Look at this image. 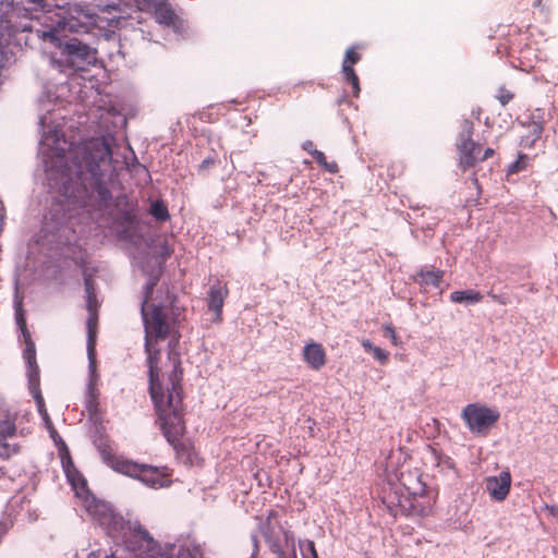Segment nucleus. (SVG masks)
<instances>
[{
    "instance_id": "nucleus-43",
    "label": "nucleus",
    "mask_w": 558,
    "mask_h": 558,
    "mask_svg": "<svg viewBox=\"0 0 558 558\" xmlns=\"http://www.w3.org/2000/svg\"><path fill=\"white\" fill-rule=\"evenodd\" d=\"M33 3L41 7L43 9L48 5V0H31Z\"/></svg>"
},
{
    "instance_id": "nucleus-26",
    "label": "nucleus",
    "mask_w": 558,
    "mask_h": 558,
    "mask_svg": "<svg viewBox=\"0 0 558 558\" xmlns=\"http://www.w3.org/2000/svg\"><path fill=\"white\" fill-rule=\"evenodd\" d=\"M527 160L529 159L526 155H519L518 159L508 166L507 175L525 170L527 168Z\"/></svg>"
},
{
    "instance_id": "nucleus-18",
    "label": "nucleus",
    "mask_w": 558,
    "mask_h": 558,
    "mask_svg": "<svg viewBox=\"0 0 558 558\" xmlns=\"http://www.w3.org/2000/svg\"><path fill=\"white\" fill-rule=\"evenodd\" d=\"M23 357L28 366L29 377H37L39 373V367L36 361V345L34 341H29L28 344H25Z\"/></svg>"
},
{
    "instance_id": "nucleus-2",
    "label": "nucleus",
    "mask_w": 558,
    "mask_h": 558,
    "mask_svg": "<svg viewBox=\"0 0 558 558\" xmlns=\"http://www.w3.org/2000/svg\"><path fill=\"white\" fill-rule=\"evenodd\" d=\"M75 174L81 181L90 180V185L104 202L111 198L107 185L112 168V148L105 136L92 137L78 144L71 151Z\"/></svg>"
},
{
    "instance_id": "nucleus-17",
    "label": "nucleus",
    "mask_w": 558,
    "mask_h": 558,
    "mask_svg": "<svg viewBox=\"0 0 558 558\" xmlns=\"http://www.w3.org/2000/svg\"><path fill=\"white\" fill-rule=\"evenodd\" d=\"M63 469L68 481L74 488H84L86 486V481L80 473V471L75 468L72 459L66 457L62 459Z\"/></svg>"
},
{
    "instance_id": "nucleus-9",
    "label": "nucleus",
    "mask_w": 558,
    "mask_h": 558,
    "mask_svg": "<svg viewBox=\"0 0 558 558\" xmlns=\"http://www.w3.org/2000/svg\"><path fill=\"white\" fill-rule=\"evenodd\" d=\"M56 20H52L51 16H48L46 14H43L41 16H36L38 21L43 20V23L47 24L48 27V29L46 31L35 29L39 37H41L43 39H50L51 41H53L54 39H57V33L59 29H74L75 23L72 19L62 16L60 14H56Z\"/></svg>"
},
{
    "instance_id": "nucleus-36",
    "label": "nucleus",
    "mask_w": 558,
    "mask_h": 558,
    "mask_svg": "<svg viewBox=\"0 0 558 558\" xmlns=\"http://www.w3.org/2000/svg\"><path fill=\"white\" fill-rule=\"evenodd\" d=\"M20 330H21L23 341L25 344H28L29 341H33L31 332L27 327H25V329H20Z\"/></svg>"
},
{
    "instance_id": "nucleus-11",
    "label": "nucleus",
    "mask_w": 558,
    "mask_h": 558,
    "mask_svg": "<svg viewBox=\"0 0 558 558\" xmlns=\"http://www.w3.org/2000/svg\"><path fill=\"white\" fill-rule=\"evenodd\" d=\"M122 205L124 207L119 209L118 222L125 229H135L138 225L137 201L123 196L119 198L118 207Z\"/></svg>"
},
{
    "instance_id": "nucleus-7",
    "label": "nucleus",
    "mask_w": 558,
    "mask_h": 558,
    "mask_svg": "<svg viewBox=\"0 0 558 558\" xmlns=\"http://www.w3.org/2000/svg\"><path fill=\"white\" fill-rule=\"evenodd\" d=\"M16 415L0 407V458L9 459L16 454L20 447L11 440L16 435Z\"/></svg>"
},
{
    "instance_id": "nucleus-27",
    "label": "nucleus",
    "mask_w": 558,
    "mask_h": 558,
    "mask_svg": "<svg viewBox=\"0 0 558 558\" xmlns=\"http://www.w3.org/2000/svg\"><path fill=\"white\" fill-rule=\"evenodd\" d=\"M495 97L501 106H507L514 98V93L505 86H500Z\"/></svg>"
},
{
    "instance_id": "nucleus-4",
    "label": "nucleus",
    "mask_w": 558,
    "mask_h": 558,
    "mask_svg": "<svg viewBox=\"0 0 558 558\" xmlns=\"http://www.w3.org/2000/svg\"><path fill=\"white\" fill-rule=\"evenodd\" d=\"M118 465L120 466L121 474L136 478L149 487L159 488L170 484V481L168 480L170 473L167 468L140 464L132 460H129V462H122Z\"/></svg>"
},
{
    "instance_id": "nucleus-1",
    "label": "nucleus",
    "mask_w": 558,
    "mask_h": 558,
    "mask_svg": "<svg viewBox=\"0 0 558 558\" xmlns=\"http://www.w3.org/2000/svg\"><path fill=\"white\" fill-rule=\"evenodd\" d=\"M159 278L151 277L144 288L141 314L145 328V350L148 354L149 393L155 404L157 424L167 441L179 451L185 433L183 404V371L178 357L172 360V369L166 378L159 379V350L153 347L165 340L174 329V320H169L166 308L150 303L154 288Z\"/></svg>"
},
{
    "instance_id": "nucleus-5",
    "label": "nucleus",
    "mask_w": 558,
    "mask_h": 558,
    "mask_svg": "<svg viewBox=\"0 0 558 558\" xmlns=\"http://www.w3.org/2000/svg\"><path fill=\"white\" fill-rule=\"evenodd\" d=\"M461 417L472 433L486 435L497 423L500 414L497 410L484 404L470 403L462 410Z\"/></svg>"
},
{
    "instance_id": "nucleus-42",
    "label": "nucleus",
    "mask_w": 558,
    "mask_h": 558,
    "mask_svg": "<svg viewBox=\"0 0 558 558\" xmlns=\"http://www.w3.org/2000/svg\"><path fill=\"white\" fill-rule=\"evenodd\" d=\"M489 295L492 296V299H493L494 301H496V302H498V303H500V304H504V305H505V304H507V301H506V300H504V299H501L500 296H498V295H496V294H492V293H489Z\"/></svg>"
},
{
    "instance_id": "nucleus-40",
    "label": "nucleus",
    "mask_w": 558,
    "mask_h": 558,
    "mask_svg": "<svg viewBox=\"0 0 558 558\" xmlns=\"http://www.w3.org/2000/svg\"><path fill=\"white\" fill-rule=\"evenodd\" d=\"M37 400H38V404H39V408H40V413L45 416V420L47 422H50L49 417H48V414H47V411L46 410H41V407L44 405L43 404V398L39 396Z\"/></svg>"
},
{
    "instance_id": "nucleus-33",
    "label": "nucleus",
    "mask_w": 558,
    "mask_h": 558,
    "mask_svg": "<svg viewBox=\"0 0 558 558\" xmlns=\"http://www.w3.org/2000/svg\"><path fill=\"white\" fill-rule=\"evenodd\" d=\"M84 286H85L86 295L96 294L95 287H94V281H93L92 278H89V277L85 278Z\"/></svg>"
},
{
    "instance_id": "nucleus-15",
    "label": "nucleus",
    "mask_w": 558,
    "mask_h": 558,
    "mask_svg": "<svg viewBox=\"0 0 558 558\" xmlns=\"http://www.w3.org/2000/svg\"><path fill=\"white\" fill-rule=\"evenodd\" d=\"M97 448L102 460L114 471L120 473V466L118 464L122 462H129L128 459L117 456L111 444L106 439H100L97 444Z\"/></svg>"
},
{
    "instance_id": "nucleus-32",
    "label": "nucleus",
    "mask_w": 558,
    "mask_h": 558,
    "mask_svg": "<svg viewBox=\"0 0 558 558\" xmlns=\"http://www.w3.org/2000/svg\"><path fill=\"white\" fill-rule=\"evenodd\" d=\"M386 335L391 339L392 343L398 344V336L395 328L391 325H386L385 327Z\"/></svg>"
},
{
    "instance_id": "nucleus-14",
    "label": "nucleus",
    "mask_w": 558,
    "mask_h": 558,
    "mask_svg": "<svg viewBox=\"0 0 558 558\" xmlns=\"http://www.w3.org/2000/svg\"><path fill=\"white\" fill-rule=\"evenodd\" d=\"M151 11L159 24L166 26L174 24L177 15L167 0H156L154 4H151Z\"/></svg>"
},
{
    "instance_id": "nucleus-38",
    "label": "nucleus",
    "mask_w": 558,
    "mask_h": 558,
    "mask_svg": "<svg viewBox=\"0 0 558 558\" xmlns=\"http://www.w3.org/2000/svg\"><path fill=\"white\" fill-rule=\"evenodd\" d=\"M303 149L306 150L307 153H310L312 155V151H314V143L312 141H306L304 144H303Z\"/></svg>"
},
{
    "instance_id": "nucleus-10",
    "label": "nucleus",
    "mask_w": 558,
    "mask_h": 558,
    "mask_svg": "<svg viewBox=\"0 0 558 558\" xmlns=\"http://www.w3.org/2000/svg\"><path fill=\"white\" fill-rule=\"evenodd\" d=\"M511 487V475L509 471H502L498 476H490L486 480V489L497 501L507 498Z\"/></svg>"
},
{
    "instance_id": "nucleus-8",
    "label": "nucleus",
    "mask_w": 558,
    "mask_h": 558,
    "mask_svg": "<svg viewBox=\"0 0 558 558\" xmlns=\"http://www.w3.org/2000/svg\"><path fill=\"white\" fill-rule=\"evenodd\" d=\"M526 133L521 136L520 145L524 148H532L544 131L543 112L536 109L526 122H522Z\"/></svg>"
},
{
    "instance_id": "nucleus-13",
    "label": "nucleus",
    "mask_w": 558,
    "mask_h": 558,
    "mask_svg": "<svg viewBox=\"0 0 558 558\" xmlns=\"http://www.w3.org/2000/svg\"><path fill=\"white\" fill-rule=\"evenodd\" d=\"M304 361L315 371L320 369L326 364V352L320 343L312 342L303 349Z\"/></svg>"
},
{
    "instance_id": "nucleus-39",
    "label": "nucleus",
    "mask_w": 558,
    "mask_h": 558,
    "mask_svg": "<svg viewBox=\"0 0 558 558\" xmlns=\"http://www.w3.org/2000/svg\"><path fill=\"white\" fill-rule=\"evenodd\" d=\"M546 509L553 517L558 518V505L547 506Z\"/></svg>"
},
{
    "instance_id": "nucleus-6",
    "label": "nucleus",
    "mask_w": 558,
    "mask_h": 558,
    "mask_svg": "<svg viewBox=\"0 0 558 558\" xmlns=\"http://www.w3.org/2000/svg\"><path fill=\"white\" fill-rule=\"evenodd\" d=\"M474 132L473 122L464 120L462 122L461 140L458 144L459 150V166L463 171H466L480 162L482 147L478 143L474 142L472 136Z\"/></svg>"
},
{
    "instance_id": "nucleus-21",
    "label": "nucleus",
    "mask_w": 558,
    "mask_h": 558,
    "mask_svg": "<svg viewBox=\"0 0 558 558\" xmlns=\"http://www.w3.org/2000/svg\"><path fill=\"white\" fill-rule=\"evenodd\" d=\"M98 312L88 313L86 322L87 337H88V352L94 351L96 333H97Z\"/></svg>"
},
{
    "instance_id": "nucleus-45",
    "label": "nucleus",
    "mask_w": 558,
    "mask_h": 558,
    "mask_svg": "<svg viewBox=\"0 0 558 558\" xmlns=\"http://www.w3.org/2000/svg\"><path fill=\"white\" fill-rule=\"evenodd\" d=\"M542 4V0H535L533 5L536 8V7H539Z\"/></svg>"
},
{
    "instance_id": "nucleus-35",
    "label": "nucleus",
    "mask_w": 558,
    "mask_h": 558,
    "mask_svg": "<svg viewBox=\"0 0 558 558\" xmlns=\"http://www.w3.org/2000/svg\"><path fill=\"white\" fill-rule=\"evenodd\" d=\"M495 155V150L493 148H486L483 154L480 156V161H484Z\"/></svg>"
},
{
    "instance_id": "nucleus-31",
    "label": "nucleus",
    "mask_w": 558,
    "mask_h": 558,
    "mask_svg": "<svg viewBox=\"0 0 558 558\" xmlns=\"http://www.w3.org/2000/svg\"><path fill=\"white\" fill-rule=\"evenodd\" d=\"M215 163H216L215 158L207 157L202 161V163L198 167V170L206 171V170L210 169L213 166H215Z\"/></svg>"
},
{
    "instance_id": "nucleus-25",
    "label": "nucleus",
    "mask_w": 558,
    "mask_h": 558,
    "mask_svg": "<svg viewBox=\"0 0 558 558\" xmlns=\"http://www.w3.org/2000/svg\"><path fill=\"white\" fill-rule=\"evenodd\" d=\"M361 58L362 57L359 53L356 47L352 46V47L348 48V50L345 51L343 62H342V69H345L347 66L353 68L354 64L360 62Z\"/></svg>"
},
{
    "instance_id": "nucleus-12",
    "label": "nucleus",
    "mask_w": 558,
    "mask_h": 558,
    "mask_svg": "<svg viewBox=\"0 0 558 558\" xmlns=\"http://www.w3.org/2000/svg\"><path fill=\"white\" fill-rule=\"evenodd\" d=\"M229 295L227 283L217 282L210 286L208 291V308L215 313V320L220 322L222 318V308L225 301Z\"/></svg>"
},
{
    "instance_id": "nucleus-29",
    "label": "nucleus",
    "mask_w": 558,
    "mask_h": 558,
    "mask_svg": "<svg viewBox=\"0 0 558 558\" xmlns=\"http://www.w3.org/2000/svg\"><path fill=\"white\" fill-rule=\"evenodd\" d=\"M86 308L88 313L98 312V301L96 294L86 295Z\"/></svg>"
},
{
    "instance_id": "nucleus-19",
    "label": "nucleus",
    "mask_w": 558,
    "mask_h": 558,
    "mask_svg": "<svg viewBox=\"0 0 558 558\" xmlns=\"http://www.w3.org/2000/svg\"><path fill=\"white\" fill-rule=\"evenodd\" d=\"M483 300L481 292L469 289L463 291H453L450 294V301L453 303H478Z\"/></svg>"
},
{
    "instance_id": "nucleus-37",
    "label": "nucleus",
    "mask_w": 558,
    "mask_h": 558,
    "mask_svg": "<svg viewBox=\"0 0 558 558\" xmlns=\"http://www.w3.org/2000/svg\"><path fill=\"white\" fill-rule=\"evenodd\" d=\"M307 548L312 555L313 558H318V555H317V551H316V548H315V544L313 541H308L307 543Z\"/></svg>"
},
{
    "instance_id": "nucleus-22",
    "label": "nucleus",
    "mask_w": 558,
    "mask_h": 558,
    "mask_svg": "<svg viewBox=\"0 0 558 558\" xmlns=\"http://www.w3.org/2000/svg\"><path fill=\"white\" fill-rule=\"evenodd\" d=\"M312 156L325 171L331 174H336L339 171L338 163L336 161H328L323 151L314 149V151H312Z\"/></svg>"
},
{
    "instance_id": "nucleus-23",
    "label": "nucleus",
    "mask_w": 558,
    "mask_h": 558,
    "mask_svg": "<svg viewBox=\"0 0 558 558\" xmlns=\"http://www.w3.org/2000/svg\"><path fill=\"white\" fill-rule=\"evenodd\" d=\"M342 74L348 84L351 85L352 96L357 98L361 92L360 80L353 68L342 69Z\"/></svg>"
},
{
    "instance_id": "nucleus-46",
    "label": "nucleus",
    "mask_w": 558,
    "mask_h": 558,
    "mask_svg": "<svg viewBox=\"0 0 558 558\" xmlns=\"http://www.w3.org/2000/svg\"><path fill=\"white\" fill-rule=\"evenodd\" d=\"M473 182H474V184H475V185L477 186V189H478V187H480V186H478V180H477V178H476L475 175H474V178H473Z\"/></svg>"
},
{
    "instance_id": "nucleus-34",
    "label": "nucleus",
    "mask_w": 558,
    "mask_h": 558,
    "mask_svg": "<svg viewBox=\"0 0 558 558\" xmlns=\"http://www.w3.org/2000/svg\"><path fill=\"white\" fill-rule=\"evenodd\" d=\"M11 527L10 522L0 521V542Z\"/></svg>"
},
{
    "instance_id": "nucleus-20",
    "label": "nucleus",
    "mask_w": 558,
    "mask_h": 558,
    "mask_svg": "<svg viewBox=\"0 0 558 558\" xmlns=\"http://www.w3.org/2000/svg\"><path fill=\"white\" fill-rule=\"evenodd\" d=\"M363 349L371 353L375 360H377L380 364L385 365L389 362V353L383 350L381 348L373 344L368 339L362 340Z\"/></svg>"
},
{
    "instance_id": "nucleus-24",
    "label": "nucleus",
    "mask_w": 558,
    "mask_h": 558,
    "mask_svg": "<svg viewBox=\"0 0 558 558\" xmlns=\"http://www.w3.org/2000/svg\"><path fill=\"white\" fill-rule=\"evenodd\" d=\"M149 213L158 221H167L170 218V214L167 205L162 201H155L150 204Z\"/></svg>"
},
{
    "instance_id": "nucleus-44",
    "label": "nucleus",
    "mask_w": 558,
    "mask_h": 558,
    "mask_svg": "<svg viewBox=\"0 0 558 558\" xmlns=\"http://www.w3.org/2000/svg\"><path fill=\"white\" fill-rule=\"evenodd\" d=\"M88 410L92 411V409L94 408V397L90 396V400H89V404L87 405Z\"/></svg>"
},
{
    "instance_id": "nucleus-28",
    "label": "nucleus",
    "mask_w": 558,
    "mask_h": 558,
    "mask_svg": "<svg viewBox=\"0 0 558 558\" xmlns=\"http://www.w3.org/2000/svg\"><path fill=\"white\" fill-rule=\"evenodd\" d=\"M15 320L20 329H25V327H27L25 312L21 300L15 303Z\"/></svg>"
},
{
    "instance_id": "nucleus-16",
    "label": "nucleus",
    "mask_w": 558,
    "mask_h": 558,
    "mask_svg": "<svg viewBox=\"0 0 558 558\" xmlns=\"http://www.w3.org/2000/svg\"><path fill=\"white\" fill-rule=\"evenodd\" d=\"M442 276L444 271L440 269H422L415 275L414 280L420 286L437 288L441 282Z\"/></svg>"
},
{
    "instance_id": "nucleus-41",
    "label": "nucleus",
    "mask_w": 558,
    "mask_h": 558,
    "mask_svg": "<svg viewBox=\"0 0 558 558\" xmlns=\"http://www.w3.org/2000/svg\"><path fill=\"white\" fill-rule=\"evenodd\" d=\"M35 29V25L33 23L24 24L21 26V31L23 32H33Z\"/></svg>"
},
{
    "instance_id": "nucleus-30",
    "label": "nucleus",
    "mask_w": 558,
    "mask_h": 558,
    "mask_svg": "<svg viewBox=\"0 0 558 558\" xmlns=\"http://www.w3.org/2000/svg\"><path fill=\"white\" fill-rule=\"evenodd\" d=\"M156 0H133L134 5L140 11L150 12L151 11V4H154Z\"/></svg>"
},
{
    "instance_id": "nucleus-3",
    "label": "nucleus",
    "mask_w": 558,
    "mask_h": 558,
    "mask_svg": "<svg viewBox=\"0 0 558 558\" xmlns=\"http://www.w3.org/2000/svg\"><path fill=\"white\" fill-rule=\"evenodd\" d=\"M96 50L82 43L77 38H71L64 44H59V57L52 59V63L61 72L85 71L96 60Z\"/></svg>"
}]
</instances>
